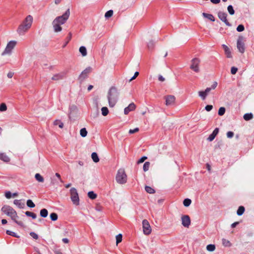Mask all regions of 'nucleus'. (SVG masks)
Segmentation results:
<instances>
[{"label": "nucleus", "instance_id": "nucleus-59", "mask_svg": "<svg viewBox=\"0 0 254 254\" xmlns=\"http://www.w3.org/2000/svg\"><path fill=\"white\" fill-rule=\"evenodd\" d=\"M139 74V72L138 71H136L135 73H134V75L130 78V79L129 80V81H131L134 79L136 78V77Z\"/></svg>", "mask_w": 254, "mask_h": 254}, {"label": "nucleus", "instance_id": "nucleus-32", "mask_svg": "<svg viewBox=\"0 0 254 254\" xmlns=\"http://www.w3.org/2000/svg\"><path fill=\"white\" fill-rule=\"evenodd\" d=\"M55 126H59V127L62 128L64 127V124L60 120H55L54 122Z\"/></svg>", "mask_w": 254, "mask_h": 254}, {"label": "nucleus", "instance_id": "nucleus-54", "mask_svg": "<svg viewBox=\"0 0 254 254\" xmlns=\"http://www.w3.org/2000/svg\"><path fill=\"white\" fill-rule=\"evenodd\" d=\"M238 70V68L236 67H232L231 69V72L232 74H235L236 73L237 71Z\"/></svg>", "mask_w": 254, "mask_h": 254}, {"label": "nucleus", "instance_id": "nucleus-25", "mask_svg": "<svg viewBox=\"0 0 254 254\" xmlns=\"http://www.w3.org/2000/svg\"><path fill=\"white\" fill-rule=\"evenodd\" d=\"M202 15L205 17L211 20V21H214L215 18L211 14H207L206 13H203Z\"/></svg>", "mask_w": 254, "mask_h": 254}, {"label": "nucleus", "instance_id": "nucleus-53", "mask_svg": "<svg viewBox=\"0 0 254 254\" xmlns=\"http://www.w3.org/2000/svg\"><path fill=\"white\" fill-rule=\"evenodd\" d=\"M5 196L6 198L9 199L12 197V194L10 191H8L5 193Z\"/></svg>", "mask_w": 254, "mask_h": 254}, {"label": "nucleus", "instance_id": "nucleus-37", "mask_svg": "<svg viewBox=\"0 0 254 254\" xmlns=\"http://www.w3.org/2000/svg\"><path fill=\"white\" fill-rule=\"evenodd\" d=\"M191 200L189 198H186L183 201V204L186 207H188L191 204Z\"/></svg>", "mask_w": 254, "mask_h": 254}, {"label": "nucleus", "instance_id": "nucleus-1", "mask_svg": "<svg viewBox=\"0 0 254 254\" xmlns=\"http://www.w3.org/2000/svg\"><path fill=\"white\" fill-rule=\"evenodd\" d=\"M119 96V92L115 87H112L110 88L108 92L107 98L110 107H113L117 103Z\"/></svg>", "mask_w": 254, "mask_h": 254}, {"label": "nucleus", "instance_id": "nucleus-63", "mask_svg": "<svg viewBox=\"0 0 254 254\" xmlns=\"http://www.w3.org/2000/svg\"><path fill=\"white\" fill-rule=\"evenodd\" d=\"M55 175L56 177H57L59 178V179L61 182H63V181H62V180L61 178V176H60V174L57 173H56Z\"/></svg>", "mask_w": 254, "mask_h": 254}, {"label": "nucleus", "instance_id": "nucleus-57", "mask_svg": "<svg viewBox=\"0 0 254 254\" xmlns=\"http://www.w3.org/2000/svg\"><path fill=\"white\" fill-rule=\"evenodd\" d=\"M212 108H213L212 105H207L205 107V109L208 112L210 111L212 109Z\"/></svg>", "mask_w": 254, "mask_h": 254}, {"label": "nucleus", "instance_id": "nucleus-39", "mask_svg": "<svg viewBox=\"0 0 254 254\" xmlns=\"http://www.w3.org/2000/svg\"><path fill=\"white\" fill-rule=\"evenodd\" d=\"M25 214L27 216L31 217L33 219H35L37 217V215L35 213L30 211H26L25 212Z\"/></svg>", "mask_w": 254, "mask_h": 254}, {"label": "nucleus", "instance_id": "nucleus-9", "mask_svg": "<svg viewBox=\"0 0 254 254\" xmlns=\"http://www.w3.org/2000/svg\"><path fill=\"white\" fill-rule=\"evenodd\" d=\"M92 68L91 67H88L84 69L80 74L78 77V80L80 82H82L85 79H86L88 74L91 71Z\"/></svg>", "mask_w": 254, "mask_h": 254}, {"label": "nucleus", "instance_id": "nucleus-10", "mask_svg": "<svg viewBox=\"0 0 254 254\" xmlns=\"http://www.w3.org/2000/svg\"><path fill=\"white\" fill-rule=\"evenodd\" d=\"M218 16L219 18L221 21L224 22L226 25L228 26H231V24L228 22V21L227 19V14L226 13L222 11H219L218 13Z\"/></svg>", "mask_w": 254, "mask_h": 254}, {"label": "nucleus", "instance_id": "nucleus-19", "mask_svg": "<svg viewBox=\"0 0 254 254\" xmlns=\"http://www.w3.org/2000/svg\"><path fill=\"white\" fill-rule=\"evenodd\" d=\"M222 46L225 51V54L226 55V57L228 58H231L232 57L231 55V52L229 47L224 44L222 45Z\"/></svg>", "mask_w": 254, "mask_h": 254}, {"label": "nucleus", "instance_id": "nucleus-50", "mask_svg": "<svg viewBox=\"0 0 254 254\" xmlns=\"http://www.w3.org/2000/svg\"><path fill=\"white\" fill-rule=\"evenodd\" d=\"M148 48L149 49H152L154 46V43L152 40L150 41L147 44Z\"/></svg>", "mask_w": 254, "mask_h": 254}, {"label": "nucleus", "instance_id": "nucleus-23", "mask_svg": "<svg viewBox=\"0 0 254 254\" xmlns=\"http://www.w3.org/2000/svg\"><path fill=\"white\" fill-rule=\"evenodd\" d=\"M0 159L3 160L4 162H8L9 161V158L4 153H0Z\"/></svg>", "mask_w": 254, "mask_h": 254}, {"label": "nucleus", "instance_id": "nucleus-26", "mask_svg": "<svg viewBox=\"0 0 254 254\" xmlns=\"http://www.w3.org/2000/svg\"><path fill=\"white\" fill-rule=\"evenodd\" d=\"M79 52L83 57L87 55L86 49L84 46H81L79 48Z\"/></svg>", "mask_w": 254, "mask_h": 254}, {"label": "nucleus", "instance_id": "nucleus-4", "mask_svg": "<svg viewBox=\"0 0 254 254\" xmlns=\"http://www.w3.org/2000/svg\"><path fill=\"white\" fill-rule=\"evenodd\" d=\"M70 198L72 203L75 205L79 204V198L76 189L72 188L70 190Z\"/></svg>", "mask_w": 254, "mask_h": 254}, {"label": "nucleus", "instance_id": "nucleus-15", "mask_svg": "<svg viewBox=\"0 0 254 254\" xmlns=\"http://www.w3.org/2000/svg\"><path fill=\"white\" fill-rule=\"evenodd\" d=\"M30 28L25 27L22 24H21L18 27L17 31L20 35H23Z\"/></svg>", "mask_w": 254, "mask_h": 254}, {"label": "nucleus", "instance_id": "nucleus-55", "mask_svg": "<svg viewBox=\"0 0 254 254\" xmlns=\"http://www.w3.org/2000/svg\"><path fill=\"white\" fill-rule=\"evenodd\" d=\"M217 82L216 81H214L213 84H212V85L211 86V87H210V89L211 90H213V89H215L216 88V87H217Z\"/></svg>", "mask_w": 254, "mask_h": 254}, {"label": "nucleus", "instance_id": "nucleus-5", "mask_svg": "<svg viewBox=\"0 0 254 254\" xmlns=\"http://www.w3.org/2000/svg\"><path fill=\"white\" fill-rule=\"evenodd\" d=\"M200 61L198 58H194L191 61L190 68L194 72L197 73L200 71L199 64Z\"/></svg>", "mask_w": 254, "mask_h": 254}, {"label": "nucleus", "instance_id": "nucleus-28", "mask_svg": "<svg viewBox=\"0 0 254 254\" xmlns=\"http://www.w3.org/2000/svg\"><path fill=\"white\" fill-rule=\"evenodd\" d=\"M48 211L45 209H42L40 210V216L42 217L45 218L48 216Z\"/></svg>", "mask_w": 254, "mask_h": 254}, {"label": "nucleus", "instance_id": "nucleus-46", "mask_svg": "<svg viewBox=\"0 0 254 254\" xmlns=\"http://www.w3.org/2000/svg\"><path fill=\"white\" fill-rule=\"evenodd\" d=\"M7 110V106L5 103H1L0 105V112H4Z\"/></svg>", "mask_w": 254, "mask_h": 254}, {"label": "nucleus", "instance_id": "nucleus-16", "mask_svg": "<svg viewBox=\"0 0 254 254\" xmlns=\"http://www.w3.org/2000/svg\"><path fill=\"white\" fill-rule=\"evenodd\" d=\"M53 26L55 32H59L62 31V28L61 24L58 22L57 20L54 19L52 22Z\"/></svg>", "mask_w": 254, "mask_h": 254}, {"label": "nucleus", "instance_id": "nucleus-2", "mask_svg": "<svg viewBox=\"0 0 254 254\" xmlns=\"http://www.w3.org/2000/svg\"><path fill=\"white\" fill-rule=\"evenodd\" d=\"M1 211L9 216L14 222H18L19 217L16 211L13 208L8 205H4L1 208Z\"/></svg>", "mask_w": 254, "mask_h": 254}, {"label": "nucleus", "instance_id": "nucleus-17", "mask_svg": "<svg viewBox=\"0 0 254 254\" xmlns=\"http://www.w3.org/2000/svg\"><path fill=\"white\" fill-rule=\"evenodd\" d=\"M136 108V106L133 103H131L129 105L125 108L124 114L127 115L130 111H134Z\"/></svg>", "mask_w": 254, "mask_h": 254}, {"label": "nucleus", "instance_id": "nucleus-27", "mask_svg": "<svg viewBox=\"0 0 254 254\" xmlns=\"http://www.w3.org/2000/svg\"><path fill=\"white\" fill-rule=\"evenodd\" d=\"M35 178L36 180L39 182L43 183L44 181L43 177L38 173L35 174Z\"/></svg>", "mask_w": 254, "mask_h": 254}, {"label": "nucleus", "instance_id": "nucleus-58", "mask_svg": "<svg viewBox=\"0 0 254 254\" xmlns=\"http://www.w3.org/2000/svg\"><path fill=\"white\" fill-rule=\"evenodd\" d=\"M234 136V133L232 131H229L227 133V136L228 138H232Z\"/></svg>", "mask_w": 254, "mask_h": 254}, {"label": "nucleus", "instance_id": "nucleus-49", "mask_svg": "<svg viewBox=\"0 0 254 254\" xmlns=\"http://www.w3.org/2000/svg\"><path fill=\"white\" fill-rule=\"evenodd\" d=\"M245 27L243 25L240 24L237 27V31L238 32H242L244 30Z\"/></svg>", "mask_w": 254, "mask_h": 254}, {"label": "nucleus", "instance_id": "nucleus-60", "mask_svg": "<svg viewBox=\"0 0 254 254\" xmlns=\"http://www.w3.org/2000/svg\"><path fill=\"white\" fill-rule=\"evenodd\" d=\"M211 91V89L209 87H207L205 90L204 91V92L205 93V94L207 95L209 92Z\"/></svg>", "mask_w": 254, "mask_h": 254}, {"label": "nucleus", "instance_id": "nucleus-7", "mask_svg": "<svg viewBox=\"0 0 254 254\" xmlns=\"http://www.w3.org/2000/svg\"><path fill=\"white\" fill-rule=\"evenodd\" d=\"M16 44V42L15 41H10L9 42L5 48L4 51L2 53V55H5L6 54H10L12 50V49L14 48Z\"/></svg>", "mask_w": 254, "mask_h": 254}, {"label": "nucleus", "instance_id": "nucleus-18", "mask_svg": "<svg viewBox=\"0 0 254 254\" xmlns=\"http://www.w3.org/2000/svg\"><path fill=\"white\" fill-rule=\"evenodd\" d=\"M219 128H215L212 133L209 135V137L207 138V140L209 141H212L216 137L217 134L218 133Z\"/></svg>", "mask_w": 254, "mask_h": 254}, {"label": "nucleus", "instance_id": "nucleus-33", "mask_svg": "<svg viewBox=\"0 0 254 254\" xmlns=\"http://www.w3.org/2000/svg\"><path fill=\"white\" fill-rule=\"evenodd\" d=\"M198 95L200 98L203 100H204L206 96H207L205 93L204 92V91H200L198 92Z\"/></svg>", "mask_w": 254, "mask_h": 254}, {"label": "nucleus", "instance_id": "nucleus-62", "mask_svg": "<svg viewBox=\"0 0 254 254\" xmlns=\"http://www.w3.org/2000/svg\"><path fill=\"white\" fill-rule=\"evenodd\" d=\"M7 77L9 78H12V77L13 76V73L12 72H9L8 73H7Z\"/></svg>", "mask_w": 254, "mask_h": 254}, {"label": "nucleus", "instance_id": "nucleus-30", "mask_svg": "<svg viewBox=\"0 0 254 254\" xmlns=\"http://www.w3.org/2000/svg\"><path fill=\"white\" fill-rule=\"evenodd\" d=\"M245 211V207L243 206H240L239 207L237 213L238 215H242Z\"/></svg>", "mask_w": 254, "mask_h": 254}, {"label": "nucleus", "instance_id": "nucleus-11", "mask_svg": "<svg viewBox=\"0 0 254 254\" xmlns=\"http://www.w3.org/2000/svg\"><path fill=\"white\" fill-rule=\"evenodd\" d=\"M32 22L33 17L31 15H29L26 16V17L21 24L25 25V27H29V28H30L32 26Z\"/></svg>", "mask_w": 254, "mask_h": 254}, {"label": "nucleus", "instance_id": "nucleus-56", "mask_svg": "<svg viewBox=\"0 0 254 254\" xmlns=\"http://www.w3.org/2000/svg\"><path fill=\"white\" fill-rule=\"evenodd\" d=\"M146 159H147V157L143 156L141 158H140L139 160L137 161V163H141L143 162Z\"/></svg>", "mask_w": 254, "mask_h": 254}, {"label": "nucleus", "instance_id": "nucleus-34", "mask_svg": "<svg viewBox=\"0 0 254 254\" xmlns=\"http://www.w3.org/2000/svg\"><path fill=\"white\" fill-rule=\"evenodd\" d=\"M80 134L83 137L86 136L87 134L86 129L85 128H81L80 130Z\"/></svg>", "mask_w": 254, "mask_h": 254}, {"label": "nucleus", "instance_id": "nucleus-43", "mask_svg": "<svg viewBox=\"0 0 254 254\" xmlns=\"http://www.w3.org/2000/svg\"><path fill=\"white\" fill-rule=\"evenodd\" d=\"M50 218H51V220L53 221H56L58 219V215L56 213H54V212L50 214Z\"/></svg>", "mask_w": 254, "mask_h": 254}, {"label": "nucleus", "instance_id": "nucleus-14", "mask_svg": "<svg viewBox=\"0 0 254 254\" xmlns=\"http://www.w3.org/2000/svg\"><path fill=\"white\" fill-rule=\"evenodd\" d=\"M143 232L144 235H148L152 231L151 227L149 223H142Z\"/></svg>", "mask_w": 254, "mask_h": 254}, {"label": "nucleus", "instance_id": "nucleus-29", "mask_svg": "<svg viewBox=\"0 0 254 254\" xmlns=\"http://www.w3.org/2000/svg\"><path fill=\"white\" fill-rule=\"evenodd\" d=\"M181 219L182 222H190V218L189 215H183Z\"/></svg>", "mask_w": 254, "mask_h": 254}, {"label": "nucleus", "instance_id": "nucleus-35", "mask_svg": "<svg viewBox=\"0 0 254 254\" xmlns=\"http://www.w3.org/2000/svg\"><path fill=\"white\" fill-rule=\"evenodd\" d=\"M145 190L149 193H154L155 192V190L149 186H145Z\"/></svg>", "mask_w": 254, "mask_h": 254}, {"label": "nucleus", "instance_id": "nucleus-3", "mask_svg": "<svg viewBox=\"0 0 254 254\" xmlns=\"http://www.w3.org/2000/svg\"><path fill=\"white\" fill-rule=\"evenodd\" d=\"M116 180L120 184H124L127 182V176L124 169L121 168L118 171Z\"/></svg>", "mask_w": 254, "mask_h": 254}, {"label": "nucleus", "instance_id": "nucleus-8", "mask_svg": "<svg viewBox=\"0 0 254 254\" xmlns=\"http://www.w3.org/2000/svg\"><path fill=\"white\" fill-rule=\"evenodd\" d=\"M243 37L242 36H240L237 42V47L239 50V51L243 54L245 52V44L243 42Z\"/></svg>", "mask_w": 254, "mask_h": 254}, {"label": "nucleus", "instance_id": "nucleus-36", "mask_svg": "<svg viewBox=\"0 0 254 254\" xmlns=\"http://www.w3.org/2000/svg\"><path fill=\"white\" fill-rule=\"evenodd\" d=\"M206 250L209 252H213L215 250V246L212 244H209L207 246Z\"/></svg>", "mask_w": 254, "mask_h": 254}, {"label": "nucleus", "instance_id": "nucleus-40", "mask_svg": "<svg viewBox=\"0 0 254 254\" xmlns=\"http://www.w3.org/2000/svg\"><path fill=\"white\" fill-rule=\"evenodd\" d=\"M150 167V162H145L143 166V169L144 172H146L149 170Z\"/></svg>", "mask_w": 254, "mask_h": 254}, {"label": "nucleus", "instance_id": "nucleus-21", "mask_svg": "<svg viewBox=\"0 0 254 254\" xmlns=\"http://www.w3.org/2000/svg\"><path fill=\"white\" fill-rule=\"evenodd\" d=\"M222 243L223 246L225 247H230L232 246L231 242L226 239H222Z\"/></svg>", "mask_w": 254, "mask_h": 254}, {"label": "nucleus", "instance_id": "nucleus-38", "mask_svg": "<svg viewBox=\"0 0 254 254\" xmlns=\"http://www.w3.org/2000/svg\"><path fill=\"white\" fill-rule=\"evenodd\" d=\"M101 111L102 114L104 116H107L109 113L108 109L106 107H102L101 109Z\"/></svg>", "mask_w": 254, "mask_h": 254}, {"label": "nucleus", "instance_id": "nucleus-51", "mask_svg": "<svg viewBox=\"0 0 254 254\" xmlns=\"http://www.w3.org/2000/svg\"><path fill=\"white\" fill-rule=\"evenodd\" d=\"M139 131V128L138 127H136L133 129H129L128 132L129 134H133V133H134L135 132H137Z\"/></svg>", "mask_w": 254, "mask_h": 254}, {"label": "nucleus", "instance_id": "nucleus-12", "mask_svg": "<svg viewBox=\"0 0 254 254\" xmlns=\"http://www.w3.org/2000/svg\"><path fill=\"white\" fill-rule=\"evenodd\" d=\"M165 105L167 106L172 105L175 103V97L173 95H167L165 97Z\"/></svg>", "mask_w": 254, "mask_h": 254}, {"label": "nucleus", "instance_id": "nucleus-61", "mask_svg": "<svg viewBox=\"0 0 254 254\" xmlns=\"http://www.w3.org/2000/svg\"><path fill=\"white\" fill-rule=\"evenodd\" d=\"M211 2L214 4L219 3L220 2V0H210Z\"/></svg>", "mask_w": 254, "mask_h": 254}, {"label": "nucleus", "instance_id": "nucleus-42", "mask_svg": "<svg viewBox=\"0 0 254 254\" xmlns=\"http://www.w3.org/2000/svg\"><path fill=\"white\" fill-rule=\"evenodd\" d=\"M122 235L121 234H119L116 237V244L118 245V244L120 243H121L122 241Z\"/></svg>", "mask_w": 254, "mask_h": 254}, {"label": "nucleus", "instance_id": "nucleus-24", "mask_svg": "<svg viewBox=\"0 0 254 254\" xmlns=\"http://www.w3.org/2000/svg\"><path fill=\"white\" fill-rule=\"evenodd\" d=\"M91 158L93 161L95 163H97L99 161V158L98 157L97 154L96 152H93L92 153Z\"/></svg>", "mask_w": 254, "mask_h": 254}, {"label": "nucleus", "instance_id": "nucleus-48", "mask_svg": "<svg viewBox=\"0 0 254 254\" xmlns=\"http://www.w3.org/2000/svg\"><path fill=\"white\" fill-rule=\"evenodd\" d=\"M225 108L224 107H220L218 110V115L219 116H223L225 112Z\"/></svg>", "mask_w": 254, "mask_h": 254}, {"label": "nucleus", "instance_id": "nucleus-20", "mask_svg": "<svg viewBox=\"0 0 254 254\" xmlns=\"http://www.w3.org/2000/svg\"><path fill=\"white\" fill-rule=\"evenodd\" d=\"M13 203L19 208H23L25 206V203L21 200L15 199L13 201Z\"/></svg>", "mask_w": 254, "mask_h": 254}, {"label": "nucleus", "instance_id": "nucleus-45", "mask_svg": "<svg viewBox=\"0 0 254 254\" xmlns=\"http://www.w3.org/2000/svg\"><path fill=\"white\" fill-rule=\"evenodd\" d=\"M227 9L230 14L233 15L235 13V11L233 9L232 5H229L227 7Z\"/></svg>", "mask_w": 254, "mask_h": 254}, {"label": "nucleus", "instance_id": "nucleus-6", "mask_svg": "<svg viewBox=\"0 0 254 254\" xmlns=\"http://www.w3.org/2000/svg\"><path fill=\"white\" fill-rule=\"evenodd\" d=\"M70 15L69 9H67L65 13L61 16L57 17L55 19L61 25L65 23Z\"/></svg>", "mask_w": 254, "mask_h": 254}, {"label": "nucleus", "instance_id": "nucleus-64", "mask_svg": "<svg viewBox=\"0 0 254 254\" xmlns=\"http://www.w3.org/2000/svg\"><path fill=\"white\" fill-rule=\"evenodd\" d=\"M158 79L160 81H164L165 80V78L162 75L159 76Z\"/></svg>", "mask_w": 254, "mask_h": 254}, {"label": "nucleus", "instance_id": "nucleus-44", "mask_svg": "<svg viewBox=\"0 0 254 254\" xmlns=\"http://www.w3.org/2000/svg\"><path fill=\"white\" fill-rule=\"evenodd\" d=\"M113 14V11L112 10H109L107 11L105 14V17L106 18L111 17Z\"/></svg>", "mask_w": 254, "mask_h": 254}, {"label": "nucleus", "instance_id": "nucleus-47", "mask_svg": "<svg viewBox=\"0 0 254 254\" xmlns=\"http://www.w3.org/2000/svg\"><path fill=\"white\" fill-rule=\"evenodd\" d=\"M6 233V234L7 235L12 236L13 237H16V238H19V236L18 235H17L15 233H14L13 232H12V231H11L10 230H7Z\"/></svg>", "mask_w": 254, "mask_h": 254}, {"label": "nucleus", "instance_id": "nucleus-41", "mask_svg": "<svg viewBox=\"0 0 254 254\" xmlns=\"http://www.w3.org/2000/svg\"><path fill=\"white\" fill-rule=\"evenodd\" d=\"M26 204L28 207L30 208H33L35 206V204L31 199H28L27 200Z\"/></svg>", "mask_w": 254, "mask_h": 254}, {"label": "nucleus", "instance_id": "nucleus-52", "mask_svg": "<svg viewBox=\"0 0 254 254\" xmlns=\"http://www.w3.org/2000/svg\"><path fill=\"white\" fill-rule=\"evenodd\" d=\"M30 236L34 239L37 240L38 239V236L37 234L34 232L30 233Z\"/></svg>", "mask_w": 254, "mask_h": 254}, {"label": "nucleus", "instance_id": "nucleus-22", "mask_svg": "<svg viewBox=\"0 0 254 254\" xmlns=\"http://www.w3.org/2000/svg\"><path fill=\"white\" fill-rule=\"evenodd\" d=\"M244 119L245 121H250L253 118V114L252 113H246L243 116Z\"/></svg>", "mask_w": 254, "mask_h": 254}, {"label": "nucleus", "instance_id": "nucleus-31", "mask_svg": "<svg viewBox=\"0 0 254 254\" xmlns=\"http://www.w3.org/2000/svg\"><path fill=\"white\" fill-rule=\"evenodd\" d=\"M88 196L92 199H94L97 197V194L95 193L93 191L88 192Z\"/></svg>", "mask_w": 254, "mask_h": 254}, {"label": "nucleus", "instance_id": "nucleus-13", "mask_svg": "<svg viewBox=\"0 0 254 254\" xmlns=\"http://www.w3.org/2000/svg\"><path fill=\"white\" fill-rule=\"evenodd\" d=\"M66 75V72L62 71L54 74L52 77L53 80L58 81L64 79Z\"/></svg>", "mask_w": 254, "mask_h": 254}]
</instances>
